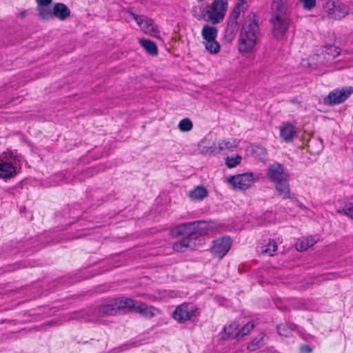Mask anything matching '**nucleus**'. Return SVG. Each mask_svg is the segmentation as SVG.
<instances>
[{
    "label": "nucleus",
    "instance_id": "1",
    "mask_svg": "<svg viewBox=\"0 0 353 353\" xmlns=\"http://www.w3.org/2000/svg\"><path fill=\"white\" fill-rule=\"evenodd\" d=\"M208 225L203 221L181 224L170 230L172 236H185L180 241L176 242L173 250L182 252L188 249H196L202 244V236L208 234Z\"/></svg>",
    "mask_w": 353,
    "mask_h": 353
},
{
    "label": "nucleus",
    "instance_id": "2",
    "mask_svg": "<svg viewBox=\"0 0 353 353\" xmlns=\"http://www.w3.org/2000/svg\"><path fill=\"white\" fill-rule=\"evenodd\" d=\"M271 10L272 34L275 38L282 39L291 23V8L288 0H273Z\"/></svg>",
    "mask_w": 353,
    "mask_h": 353
},
{
    "label": "nucleus",
    "instance_id": "3",
    "mask_svg": "<svg viewBox=\"0 0 353 353\" xmlns=\"http://www.w3.org/2000/svg\"><path fill=\"white\" fill-rule=\"evenodd\" d=\"M260 30L258 19L254 14L248 16L238 40V50L241 54L251 53L254 50Z\"/></svg>",
    "mask_w": 353,
    "mask_h": 353
},
{
    "label": "nucleus",
    "instance_id": "4",
    "mask_svg": "<svg viewBox=\"0 0 353 353\" xmlns=\"http://www.w3.org/2000/svg\"><path fill=\"white\" fill-rule=\"evenodd\" d=\"M133 19L139 26L141 30L146 34L155 38H159V31L158 26L154 23L153 20L145 15H139L131 11L128 12Z\"/></svg>",
    "mask_w": 353,
    "mask_h": 353
},
{
    "label": "nucleus",
    "instance_id": "5",
    "mask_svg": "<svg viewBox=\"0 0 353 353\" xmlns=\"http://www.w3.org/2000/svg\"><path fill=\"white\" fill-rule=\"evenodd\" d=\"M227 9V0H214L210 9L207 11L209 20L213 24L219 23L223 19Z\"/></svg>",
    "mask_w": 353,
    "mask_h": 353
},
{
    "label": "nucleus",
    "instance_id": "6",
    "mask_svg": "<svg viewBox=\"0 0 353 353\" xmlns=\"http://www.w3.org/2000/svg\"><path fill=\"white\" fill-rule=\"evenodd\" d=\"M197 307L191 303H183L177 306L172 313V317L183 323L196 316Z\"/></svg>",
    "mask_w": 353,
    "mask_h": 353
},
{
    "label": "nucleus",
    "instance_id": "7",
    "mask_svg": "<svg viewBox=\"0 0 353 353\" xmlns=\"http://www.w3.org/2000/svg\"><path fill=\"white\" fill-rule=\"evenodd\" d=\"M326 12L334 19H341L349 14L348 6L339 0L329 1L326 3Z\"/></svg>",
    "mask_w": 353,
    "mask_h": 353
},
{
    "label": "nucleus",
    "instance_id": "8",
    "mask_svg": "<svg viewBox=\"0 0 353 353\" xmlns=\"http://www.w3.org/2000/svg\"><path fill=\"white\" fill-rule=\"evenodd\" d=\"M14 157L10 154L3 152L0 155V177L8 179L16 174V168L13 165Z\"/></svg>",
    "mask_w": 353,
    "mask_h": 353
},
{
    "label": "nucleus",
    "instance_id": "9",
    "mask_svg": "<svg viewBox=\"0 0 353 353\" xmlns=\"http://www.w3.org/2000/svg\"><path fill=\"white\" fill-rule=\"evenodd\" d=\"M267 175L270 181L275 183L279 181L290 180V175L283 165L274 163L268 166Z\"/></svg>",
    "mask_w": 353,
    "mask_h": 353
},
{
    "label": "nucleus",
    "instance_id": "10",
    "mask_svg": "<svg viewBox=\"0 0 353 353\" xmlns=\"http://www.w3.org/2000/svg\"><path fill=\"white\" fill-rule=\"evenodd\" d=\"M352 92V87L334 90L324 99V103L329 105L341 103L345 101Z\"/></svg>",
    "mask_w": 353,
    "mask_h": 353
},
{
    "label": "nucleus",
    "instance_id": "11",
    "mask_svg": "<svg viewBox=\"0 0 353 353\" xmlns=\"http://www.w3.org/2000/svg\"><path fill=\"white\" fill-rule=\"evenodd\" d=\"M255 179L253 173L247 172L231 176L228 181L234 188L246 190L253 184Z\"/></svg>",
    "mask_w": 353,
    "mask_h": 353
},
{
    "label": "nucleus",
    "instance_id": "12",
    "mask_svg": "<svg viewBox=\"0 0 353 353\" xmlns=\"http://www.w3.org/2000/svg\"><path fill=\"white\" fill-rule=\"evenodd\" d=\"M232 241L230 237L219 238L213 241L211 247L212 254L219 259L223 258L231 248Z\"/></svg>",
    "mask_w": 353,
    "mask_h": 353
},
{
    "label": "nucleus",
    "instance_id": "13",
    "mask_svg": "<svg viewBox=\"0 0 353 353\" xmlns=\"http://www.w3.org/2000/svg\"><path fill=\"white\" fill-rule=\"evenodd\" d=\"M115 300L119 312H135L139 303V301L127 297L117 298Z\"/></svg>",
    "mask_w": 353,
    "mask_h": 353
},
{
    "label": "nucleus",
    "instance_id": "14",
    "mask_svg": "<svg viewBox=\"0 0 353 353\" xmlns=\"http://www.w3.org/2000/svg\"><path fill=\"white\" fill-rule=\"evenodd\" d=\"M119 312L116 300L112 299L107 303L101 304L97 308L99 316L115 315Z\"/></svg>",
    "mask_w": 353,
    "mask_h": 353
},
{
    "label": "nucleus",
    "instance_id": "15",
    "mask_svg": "<svg viewBox=\"0 0 353 353\" xmlns=\"http://www.w3.org/2000/svg\"><path fill=\"white\" fill-rule=\"evenodd\" d=\"M296 134V128L292 123H283V125L280 128V136L281 139L286 143L292 141Z\"/></svg>",
    "mask_w": 353,
    "mask_h": 353
},
{
    "label": "nucleus",
    "instance_id": "16",
    "mask_svg": "<svg viewBox=\"0 0 353 353\" xmlns=\"http://www.w3.org/2000/svg\"><path fill=\"white\" fill-rule=\"evenodd\" d=\"M238 144L239 141L235 139L222 140L218 143L217 154L232 152L238 146Z\"/></svg>",
    "mask_w": 353,
    "mask_h": 353
},
{
    "label": "nucleus",
    "instance_id": "17",
    "mask_svg": "<svg viewBox=\"0 0 353 353\" xmlns=\"http://www.w3.org/2000/svg\"><path fill=\"white\" fill-rule=\"evenodd\" d=\"M53 17H57L61 21H64L70 14L69 8L62 3H57L52 9Z\"/></svg>",
    "mask_w": 353,
    "mask_h": 353
},
{
    "label": "nucleus",
    "instance_id": "18",
    "mask_svg": "<svg viewBox=\"0 0 353 353\" xmlns=\"http://www.w3.org/2000/svg\"><path fill=\"white\" fill-rule=\"evenodd\" d=\"M289 181L290 180L281 181L274 183L278 195L281 196L283 199L290 198L291 191Z\"/></svg>",
    "mask_w": 353,
    "mask_h": 353
},
{
    "label": "nucleus",
    "instance_id": "19",
    "mask_svg": "<svg viewBox=\"0 0 353 353\" xmlns=\"http://www.w3.org/2000/svg\"><path fill=\"white\" fill-rule=\"evenodd\" d=\"M135 312L150 319L154 316L156 312H159V310L153 306H149L143 302L139 301Z\"/></svg>",
    "mask_w": 353,
    "mask_h": 353
},
{
    "label": "nucleus",
    "instance_id": "20",
    "mask_svg": "<svg viewBox=\"0 0 353 353\" xmlns=\"http://www.w3.org/2000/svg\"><path fill=\"white\" fill-rule=\"evenodd\" d=\"M208 192L203 186H196L189 192V196L193 201H201L208 196Z\"/></svg>",
    "mask_w": 353,
    "mask_h": 353
},
{
    "label": "nucleus",
    "instance_id": "21",
    "mask_svg": "<svg viewBox=\"0 0 353 353\" xmlns=\"http://www.w3.org/2000/svg\"><path fill=\"white\" fill-rule=\"evenodd\" d=\"M239 325L236 323H232L228 326H225L222 333V338L225 340L233 338H239L238 333Z\"/></svg>",
    "mask_w": 353,
    "mask_h": 353
},
{
    "label": "nucleus",
    "instance_id": "22",
    "mask_svg": "<svg viewBox=\"0 0 353 353\" xmlns=\"http://www.w3.org/2000/svg\"><path fill=\"white\" fill-rule=\"evenodd\" d=\"M218 30L214 26L205 25L201 30L203 41L214 40L217 37Z\"/></svg>",
    "mask_w": 353,
    "mask_h": 353
},
{
    "label": "nucleus",
    "instance_id": "23",
    "mask_svg": "<svg viewBox=\"0 0 353 353\" xmlns=\"http://www.w3.org/2000/svg\"><path fill=\"white\" fill-rule=\"evenodd\" d=\"M199 148L201 153L204 155L214 156L217 154V146L214 143L213 145H209L205 139L201 141Z\"/></svg>",
    "mask_w": 353,
    "mask_h": 353
},
{
    "label": "nucleus",
    "instance_id": "24",
    "mask_svg": "<svg viewBox=\"0 0 353 353\" xmlns=\"http://www.w3.org/2000/svg\"><path fill=\"white\" fill-rule=\"evenodd\" d=\"M139 43L150 55L157 56L158 54L157 46L153 41L146 39H141L139 40Z\"/></svg>",
    "mask_w": 353,
    "mask_h": 353
},
{
    "label": "nucleus",
    "instance_id": "25",
    "mask_svg": "<svg viewBox=\"0 0 353 353\" xmlns=\"http://www.w3.org/2000/svg\"><path fill=\"white\" fill-rule=\"evenodd\" d=\"M316 243V240L312 236H307L300 239L296 243V249L299 252L306 250Z\"/></svg>",
    "mask_w": 353,
    "mask_h": 353
},
{
    "label": "nucleus",
    "instance_id": "26",
    "mask_svg": "<svg viewBox=\"0 0 353 353\" xmlns=\"http://www.w3.org/2000/svg\"><path fill=\"white\" fill-rule=\"evenodd\" d=\"M252 155L254 159L265 161L268 157V152L265 147L256 145L252 147Z\"/></svg>",
    "mask_w": 353,
    "mask_h": 353
},
{
    "label": "nucleus",
    "instance_id": "27",
    "mask_svg": "<svg viewBox=\"0 0 353 353\" xmlns=\"http://www.w3.org/2000/svg\"><path fill=\"white\" fill-rule=\"evenodd\" d=\"M296 325L293 323H285L277 325V332L281 336L289 337L292 335V332L296 329Z\"/></svg>",
    "mask_w": 353,
    "mask_h": 353
},
{
    "label": "nucleus",
    "instance_id": "28",
    "mask_svg": "<svg viewBox=\"0 0 353 353\" xmlns=\"http://www.w3.org/2000/svg\"><path fill=\"white\" fill-rule=\"evenodd\" d=\"M265 334H261L259 337L254 339L247 346V349L250 352L255 351L265 345Z\"/></svg>",
    "mask_w": 353,
    "mask_h": 353
},
{
    "label": "nucleus",
    "instance_id": "29",
    "mask_svg": "<svg viewBox=\"0 0 353 353\" xmlns=\"http://www.w3.org/2000/svg\"><path fill=\"white\" fill-rule=\"evenodd\" d=\"M203 43L206 50L211 54H217L220 51V45L216 39L203 41Z\"/></svg>",
    "mask_w": 353,
    "mask_h": 353
},
{
    "label": "nucleus",
    "instance_id": "30",
    "mask_svg": "<svg viewBox=\"0 0 353 353\" xmlns=\"http://www.w3.org/2000/svg\"><path fill=\"white\" fill-rule=\"evenodd\" d=\"M39 17L43 20H49L53 18L52 10L48 6H41L37 8Z\"/></svg>",
    "mask_w": 353,
    "mask_h": 353
},
{
    "label": "nucleus",
    "instance_id": "31",
    "mask_svg": "<svg viewBox=\"0 0 353 353\" xmlns=\"http://www.w3.org/2000/svg\"><path fill=\"white\" fill-rule=\"evenodd\" d=\"M178 127L181 132H188L192 129L193 124L190 119L185 118L179 123Z\"/></svg>",
    "mask_w": 353,
    "mask_h": 353
},
{
    "label": "nucleus",
    "instance_id": "32",
    "mask_svg": "<svg viewBox=\"0 0 353 353\" xmlns=\"http://www.w3.org/2000/svg\"><path fill=\"white\" fill-rule=\"evenodd\" d=\"M277 245L274 241H270L269 243L263 247L261 252L269 256H272L276 251Z\"/></svg>",
    "mask_w": 353,
    "mask_h": 353
},
{
    "label": "nucleus",
    "instance_id": "33",
    "mask_svg": "<svg viewBox=\"0 0 353 353\" xmlns=\"http://www.w3.org/2000/svg\"><path fill=\"white\" fill-rule=\"evenodd\" d=\"M255 325L253 321H250L241 327V330H238L239 338H241L247 335L254 327Z\"/></svg>",
    "mask_w": 353,
    "mask_h": 353
},
{
    "label": "nucleus",
    "instance_id": "34",
    "mask_svg": "<svg viewBox=\"0 0 353 353\" xmlns=\"http://www.w3.org/2000/svg\"><path fill=\"white\" fill-rule=\"evenodd\" d=\"M336 213L342 214L345 215L347 217L350 218L351 219H353V205L350 204V205H345L342 209H338L336 210Z\"/></svg>",
    "mask_w": 353,
    "mask_h": 353
},
{
    "label": "nucleus",
    "instance_id": "35",
    "mask_svg": "<svg viewBox=\"0 0 353 353\" xmlns=\"http://www.w3.org/2000/svg\"><path fill=\"white\" fill-rule=\"evenodd\" d=\"M239 29V23L236 20H230L226 28V32L234 35Z\"/></svg>",
    "mask_w": 353,
    "mask_h": 353
},
{
    "label": "nucleus",
    "instance_id": "36",
    "mask_svg": "<svg viewBox=\"0 0 353 353\" xmlns=\"http://www.w3.org/2000/svg\"><path fill=\"white\" fill-rule=\"evenodd\" d=\"M241 157L236 155L235 157H227L225 163L229 168H234L241 163Z\"/></svg>",
    "mask_w": 353,
    "mask_h": 353
},
{
    "label": "nucleus",
    "instance_id": "37",
    "mask_svg": "<svg viewBox=\"0 0 353 353\" xmlns=\"http://www.w3.org/2000/svg\"><path fill=\"white\" fill-rule=\"evenodd\" d=\"M244 4V1L243 0H239L234 8V10L232 11V13L231 14V17H230V20H236L237 19V18L239 17V14H240V7L241 6H243Z\"/></svg>",
    "mask_w": 353,
    "mask_h": 353
},
{
    "label": "nucleus",
    "instance_id": "38",
    "mask_svg": "<svg viewBox=\"0 0 353 353\" xmlns=\"http://www.w3.org/2000/svg\"><path fill=\"white\" fill-rule=\"evenodd\" d=\"M303 3V8L310 10L316 6V0H301Z\"/></svg>",
    "mask_w": 353,
    "mask_h": 353
},
{
    "label": "nucleus",
    "instance_id": "39",
    "mask_svg": "<svg viewBox=\"0 0 353 353\" xmlns=\"http://www.w3.org/2000/svg\"><path fill=\"white\" fill-rule=\"evenodd\" d=\"M326 53L333 57H335L340 54V50L335 46H330L327 48Z\"/></svg>",
    "mask_w": 353,
    "mask_h": 353
},
{
    "label": "nucleus",
    "instance_id": "40",
    "mask_svg": "<svg viewBox=\"0 0 353 353\" xmlns=\"http://www.w3.org/2000/svg\"><path fill=\"white\" fill-rule=\"evenodd\" d=\"M300 351L302 353H311L312 350L309 345H303L301 346Z\"/></svg>",
    "mask_w": 353,
    "mask_h": 353
},
{
    "label": "nucleus",
    "instance_id": "41",
    "mask_svg": "<svg viewBox=\"0 0 353 353\" xmlns=\"http://www.w3.org/2000/svg\"><path fill=\"white\" fill-rule=\"evenodd\" d=\"M36 1L38 3V6H41L50 5L52 3V0H36Z\"/></svg>",
    "mask_w": 353,
    "mask_h": 353
},
{
    "label": "nucleus",
    "instance_id": "42",
    "mask_svg": "<svg viewBox=\"0 0 353 353\" xmlns=\"http://www.w3.org/2000/svg\"><path fill=\"white\" fill-rule=\"evenodd\" d=\"M298 206L303 210H307V208L302 203H299Z\"/></svg>",
    "mask_w": 353,
    "mask_h": 353
},
{
    "label": "nucleus",
    "instance_id": "43",
    "mask_svg": "<svg viewBox=\"0 0 353 353\" xmlns=\"http://www.w3.org/2000/svg\"><path fill=\"white\" fill-rule=\"evenodd\" d=\"M322 148H323L322 143H321V141H319V151H316V152L318 153L319 151H321Z\"/></svg>",
    "mask_w": 353,
    "mask_h": 353
},
{
    "label": "nucleus",
    "instance_id": "44",
    "mask_svg": "<svg viewBox=\"0 0 353 353\" xmlns=\"http://www.w3.org/2000/svg\"><path fill=\"white\" fill-rule=\"evenodd\" d=\"M26 14V11H23V12H21L20 13V16L23 17Z\"/></svg>",
    "mask_w": 353,
    "mask_h": 353
}]
</instances>
